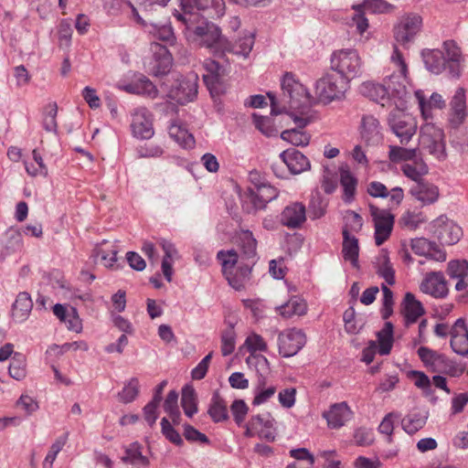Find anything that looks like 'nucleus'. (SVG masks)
Returning a JSON list of instances; mask_svg holds the SVG:
<instances>
[{"instance_id":"f257e3e1","label":"nucleus","mask_w":468,"mask_h":468,"mask_svg":"<svg viewBox=\"0 0 468 468\" xmlns=\"http://www.w3.org/2000/svg\"><path fill=\"white\" fill-rule=\"evenodd\" d=\"M361 64V58L355 49L336 50L331 58V68L347 80L358 75Z\"/></svg>"},{"instance_id":"f03ea898","label":"nucleus","mask_w":468,"mask_h":468,"mask_svg":"<svg viewBox=\"0 0 468 468\" xmlns=\"http://www.w3.org/2000/svg\"><path fill=\"white\" fill-rule=\"evenodd\" d=\"M244 436L258 437L266 442L272 443L277 437L275 420L271 414L252 416L244 426Z\"/></svg>"},{"instance_id":"7ed1b4c3","label":"nucleus","mask_w":468,"mask_h":468,"mask_svg":"<svg viewBox=\"0 0 468 468\" xmlns=\"http://www.w3.org/2000/svg\"><path fill=\"white\" fill-rule=\"evenodd\" d=\"M346 90V83L342 78L335 74H325L320 78L314 87L316 99L323 103L341 99Z\"/></svg>"},{"instance_id":"20e7f679","label":"nucleus","mask_w":468,"mask_h":468,"mask_svg":"<svg viewBox=\"0 0 468 468\" xmlns=\"http://www.w3.org/2000/svg\"><path fill=\"white\" fill-rule=\"evenodd\" d=\"M369 212L374 225V239L377 246H381L391 236L395 216L388 209L369 206Z\"/></svg>"},{"instance_id":"39448f33","label":"nucleus","mask_w":468,"mask_h":468,"mask_svg":"<svg viewBox=\"0 0 468 468\" xmlns=\"http://www.w3.org/2000/svg\"><path fill=\"white\" fill-rule=\"evenodd\" d=\"M443 132L432 122H426L420 129V145L436 158L445 157Z\"/></svg>"},{"instance_id":"423d86ee","label":"nucleus","mask_w":468,"mask_h":468,"mask_svg":"<svg viewBox=\"0 0 468 468\" xmlns=\"http://www.w3.org/2000/svg\"><path fill=\"white\" fill-rule=\"evenodd\" d=\"M418 355L423 365L431 372L446 373L452 376H455L460 372L450 363L444 355L429 347H420Z\"/></svg>"},{"instance_id":"0eeeda50","label":"nucleus","mask_w":468,"mask_h":468,"mask_svg":"<svg viewBox=\"0 0 468 468\" xmlns=\"http://www.w3.org/2000/svg\"><path fill=\"white\" fill-rule=\"evenodd\" d=\"M422 20L418 15H406L394 28V37L401 45L410 42L420 30Z\"/></svg>"},{"instance_id":"6e6552de","label":"nucleus","mask_w":468,"mask_h":468,"mask_svg":"<svg viewBox=\"0 0 468 468\" xmlns=\"http://www.w3.org/2000/svg\"><path fill=\"white\" fill-rule=\"evenodd\" d=\"M357 130L361 141L366 145L377 144L383 139L380 122L373 115H363Z\"/></svg>"},{"instance_id":"1a4fd4ad","label":"nucleus","mask_w":468,"mask_h":468,"mask_svg":"<svg viewBox=\"0 0 468 468\" xmlns=\"http://www.w3.org/2000/svg\"><path fill=\"white\" fill-rule=\"evenodd\" d=\"M305 343V335L301 330L288 329L279 335V352L284 357L296 355Z\"/></svg>"},{"instance_id":"9d476101","label":"nucleus","mask_w":468,"mask_h":468,"mask_svg":"<svg viewBox=\"0 0 468 468\" xmlns=\"http://www.w3.org/2000/svg\"><path fill=\"white\" fill-rule=\"evenodd\" d=\"M197 80L198 77L195 73H189L183 77L178 84L170 90V98L179 103L193 101L197 93Z\"/></svg>"},{"instance_id":"9b49d317","label":"nucleus","mask_w":468,"mask_h":468,"mask_svg":"<svg viewBox=\"0 0 468 468\" xmlns=\"http://www.w3.org/2000/svg\"><path fill=\"white\" fill-rule=\"evenodd\" d=\"M420 290L434 298H444L448 292V282L441 271L427 272L420 284Z\"/></svg>"},{"instance_id":"f8f14e48","label":"nucleus","mask_w":468,"mask_h":468,"mask_svg":"<svg viewBox=\"0 0 468 468\" xmlns=\"http://www.w3.org/2000/svg\"><path fill=\"white\" fill-rule=\"evenodd\" d=\"M439 239L442 244L453 245L459 241L462 236V229L447 218L441 216L432 223Z\"/></svg>"},{"instance_id":"ddd939ff","label":"nucleus","mask_w":468,"mask_h":468,"mask_svg":"<svg viewBox=\"0 0 468 468\" xmlns=\"http://www.w3.org/2000/svg\"><path fill=\"white\" fill-rule=\"evenodd\" d=\"M132 131L134 136L148 139L154 134L153 118L149 111L144 108L137 109L133 114Z\"/></svg>"},{"instance_id":"4468645a","label":"nucleus","mask_w":468,"mask_h":468,"mask_svg":"<svg viewBox=\"0 0 468 468\" xmlns=\"http://www.w3.org/2000/svg\"><path fill=\"white\" fill-rule=\"evenodd\" d=\"M352 415L353 411L346 402L335 403L323 413L330 429H340Z\"/></svg>"},{"instance_id":"2eb2a0df","label":"nucleus","mask_w":468,"mask_h":468,"mask_svg":"<svg viewBox=\"0 0 468 468\" xmlns=\"http://www.w3.org/2000/svg\"><path fill=\"white\" fill-rule=\"evenodd\" d=\"M54 314L67 324L69 330L80 334L83 329L82 320L76 308L70 305L57 303L53 306Z\"/></svg>"},{"instance_id":"dca6fc26","label":"nucleus","mask_w":468,"mask_h":468,"mask_svg":"<svg viewBox=\"0 0 468 468\" xmlns=\"http://www.w3.org/2000/svg\"><path fill=\"white\" fill-rule=\"evenodd\" d=\"M281 223L290 229L300 228L306 220L305 206L294 202L284 207L281 214Z\"/></svg>"},{"instance_id":"f3484780","label":"nucleus","mask_w":468,"mask_h":468,"mask_svg":"<svg viewBox=\"0 0 468 468\" xmlns=\"http://www.w3.org/2000/svg\"><path fill=\"white\" fill-rule=\"evenodd\" d=\"M151 50L154 53L153 73L155 76L167 74L173 66V57L166 47L153 43Z\"/></svg>"},{"instance_id":"a211bd4d","label":"nucleus","mask_w":468,"mask_h":468,"mask_svg":"<svg viewBox=\"0 0 468 468\" xmlns=\"http://www.w3.org/2000/svg\"><path fill=\"white\" fill-rule=\"evenodd\" d=\"M195 40L200 45L211 48L221 40L219 28L208 22H202L194 29Z\"/></svg>"},{"instance_id":"6ab92c4d","label":"nucleus","mask_w":468,"mask_h":468,"mask_svg":"<svg viewBox=\"0 0 468 468\" xmlns=\"http://www.w3.org/2000/svg\"><path fill=\"white\" fill-rule=\"evenodd\" d=\"M393 132L400 138L402 144L408 143L416 133L417 125L414 120L404 113L394 116L391 121Z\"/></svg>"},{"instance_id":"aec40b11","label":"nucleus","mask_w":468,"mask_h":468,"mask_svg":"<svg viewBox=\"0 0 468 468\" xmlns=\"http://www.w3.org/2000/svg\"><path fill=\"white\" fill-rule=\"evenodd\" d=\"M451 346L457 354L463 356L468 354V327L462 318L458 319L452 326Z\"/></svg>"},{"instance_id":"412c9836","label":"nucleus","mask_w":468,"mask_h":468,"mask_svg":"<svg viewBox=\"0 0 468 468\" xmlns=\"http://www.w3.org/2000/svg\"><path fill=\"white\" fill-rule=\"evenodd\" d=\"M410 195L422 206H429L435 203L440 197L439 187L429 182H420L410 189Z\"/></svg>"},{"instance_id":"4be33fe9","label":"nucleus","mask_w":468,"mask_h":468,"mask_svg":"<svg viewBox=\"0 0 468 468\" xmlns=\"http://www.w3.org/2000/svg\"><path fill=\"white\" fill-rule=\"evenodd\" d=\"M414 94L418 101L421 116L425 121L432 119L433 110L445 107V101L442 100L441 96L437 93H433L429 100H426L422 90H416Z\"/></svg>"},{"instance_id":"5701e85b","label":"nucleus","mask_w":468,"mask_h":468,"mask_svg":"<svg viewBox=\"0 0 468 468\" xmlns=\"http://www.w3.org/2000/svg\"><path fill=\"white\" fill-rule=\"evenodd\" d=\"M282 86L283 95L290 99L292 108H296L297 103L306 96L305 89L292 74L284 75Z\"/></svg>"},{"instance_id":"b1692460","label":"nucleus","mask_w":468,"mask_h":468,"mask_svg":"<svg viewBox=\"0 0 468 468\" xmlns=\"http://www.w3.org/2000/svg\"><path fill=\"white\" fill-rule=\"evenodd\" d=\"M340 186L343 189V199L350 203L355 199L358 180L347 165L339 167Z\"/></svg>"},{"instance_id":"393cba45","label":"nucleus","mask_w":468,"mask_h":468,"mask_svg":"<svg viewBox=\"0 0 468 468\" xmlns=\"http://www.w3.org/2000/svg\"><path fill=\"white\" fill-rule=\"evenodd\" d=\"M209 0H180V6L184 14H176V18L189 27L191 16L197 17V12L209 7Z\"/></svg>"},{"instance_id":"a878e982","label":"nucleus","mask_w":468,"mask_h":468,"mask_svg":"<svg viewBox=\"0 0 468 468\" xmlns=\"http://www.w3.org/2000/svg\"><path fill=\"white\" fill-rule=\"evenodd\" d=\"M281 157L288 168L294 174H299L310 168V162L306 156L295 149L284 151Z\"/></svg>"},{"instance_id":"bb28decb","label":"nucleus","mask_w":468,"mask_h":468,"mask_svg":"<svg viewBox=\"0 0 468 468\" xmlns=\"http://www.w3.org/2000/svg\"><path fill=\"white\" fill-rule=\"evenodd\" d=\"M375 269L378 276L385 280V284L393 285L395 283V270L390 262L387 250H381L375 261Z\"/></svg>"},{"instance_id":"cd10ccee","label":"nucleus","mask_w":468,"mask_h":468,"mask_svg":"<svg viewBox=\"0 0 468 468\" xmlns=\"http://www.w3.org/2000/svg\"><path fill=\"white\" fill-rule=\"evenodd\" d=\"M211 71L205 76V81L210 90L212 97H219L226 92L227 86L223 80V69L215 62L209 64Z\"/></svg>"},{"instance_id":"c85d7f7f","label":"nucleus","mask_w":468,"mask_h":468,"mask_svg":"<svg viewBox=\"0 0 468 468\" xmlns=\"http://www.w3.org/2000/svg\"><path fill=\"white\" fill-rule=\"evenodd\" d=\"M403 314L408 324H413L425 314L421 303L411 292H407L402 303Z\"/></svg>"},{"instance_id":"c756f323","label":"nucleus","mask_w":468,"mask_h":468,"mask_svg":"<svg viewBox=\"0 0 468 468\" xmlns=\"http://www.w3.org/2000/svg\"><path fill=\"white\" fill-rule=\"evenodd\" d=\"M122 90L131 94L143 95L150 98H155L158 95L156 87L145 77L139 78L129 84L123 85Z\"/></svg>"},{"instance_id":"7c9ffc66","label":"nucleus","mask_w":468,"mask_h":468,"mask_svg":"<svg viewBox=\"0 0 468 468\" xmlns=\"http://www.w3.org/2000/svg\"><path fill=\"white\" fill-rule=\"evenodd\" d=\"M83 350L86 351L88 349V345L84 341H76L72 343H65L61 346L58 345H51L46 352L47 359L50 363L56 362L61 356L69 354L71 351L76 350Z\"/></svg>"},{"instance_id":"2f4dec72","label":"nucleus","mask_w":468,"mask_h":468,"mask_svg":"<svg viewBox=\"0 0 468 468\" xmlns=\"http://www.w3.org/2000/svg\"><path fill=\"white\" fill-rule=\"evenodd\" d=\"M359 243L356 236H343L342 256L352 267L359 268Z\"/></svg>"},{"instance_id":"473e14b6","label":"nucleus","mask_w":468,"mask_h":468,"mask_svg":"<svg viewBox=\"0 0 468 468\" xmlns=\"http://www.w3.org/2000/svg\"><path fill=\"white\" fill-rule=\"evenodd\" d=\"M240 264L241 265L234 269L232 272L229 273V275H226L229 283L236 290H240L245 287V284L249 280L251 271V267L254 264V261H240Z\"/></svg>"},{"instance_id":"72a5a7b5","label":"nucleus","mask_w":468,"mask_h":468,"mask_svg":"<svg viewBox=\"0 0 468 468\" xmlns=\"http://www.w3.org/2000/svg\"><path fill=\"white\" fill-rule=\"evenodd\" d=\"M378 354L381 356L388 355L391 351L394 342L393 325L390 322H386L382 329L377 334Z\"/></svg>"},{"instance_id":"f704fd0d","label":"nucleus","mask_w":468,"mask_h":468,"mask_svg":"<svg viewBox=\"0 0 468 468\" xmlns=\"http://www.w3.org/2000/svg\"><path fill=\"white\" fill-rule=\"evenodd\" d=\"M33 308V302L27 292H20L12 308V317L16 321H24Z\"/></svg>"},{"instance_id":"c9c22d12","label":"nucleus","mask_w":468,"mask_h":468,"mask_svg":"<svg viewBox=\"0 0 468 468\" xmlns=\"http://www.w3.org/2000/svg\"><path fill=\"white\" fill-rule=\"evenodd\" d=\"M466 116L465 96L463 91H459L453 97L452 101V113L450 118L451 125L453 128L460 126Z\"/></svg>"},{"instance_id":"e433bc0d","label":"nucleus","mask_w":468,"mask_h":468,"mask_svg":"<svg viewBox=\"0 0 468 468\" xmlns=\"http://www.w3.org/2000/svg\"><path fill=\"white\" fill-rule=\"evenodd\" d=\"M278 311L283 318H290L293 315L301 316L306 314L307 303L303 299L293 297L281 306Z\"/></svg>"},{"instance_id":"4c0bfd02","label":"nucleus","mask_w":468,"mask_h":468,"mask_svg":"<svg viewBox=\"0 0 468 468\" xmlns=\"http://www.w3.org/2000/svg\"><path fill=\"white\" fill-rule=\"evenodd\" d=\"M362 91L364 95L378 103H381L383 106L389 99L388 90L385 86L378 83L366 82L362 86Z\"/></svg>"},{"instance_id":"58836bf2","label":"nucleus","mask_w":468,"mask_h":468,"mask_svg":"<svg viewBox=\"0 0 468 468\" xmlns=\"http://www.w3.org/2000/svg\"><path fill=\"white\" fill-rule=\"evenodd\" d=\"M363 227L362 217L355 211L347 210L344 215L343 236H355Z\"/></svg>"},{"instance_id":"ea45409f","label":"nucleus","mask_w":468,"mask_h":468,"mask_svg":"<svg viewBox=\"0 0 468 468\" xmlns=\"http://www.w3.org/2000/svg\"><path fill=\"white\" fill-rule=\"evenodd\" d=\"M239 350L240 352L245 350L253 356L256 353L266 352L268 350V344L261 335L251 333L247 336Z\"/></svg>"},{"instance_id":"a19ab883","label":"nucleus","mask_w":468,"mask_h":468,"mask_svg":"<svg viewBox=\"0 0 468 468\" xmlns=\"http://www.w3.org/2000/svg\"><path fill=\"white\" fill-rule=\"evenodd\" d=\"M169 134L175 141L185 148H193L195 145L194 136L187 131V129L178 123H174L169 129Z\"/></svg>"},{"instance_id":"79ce46f5","label":"nucleus","mask_w":468,"mask_h":468,"mask_svg":"<svg viewBox=\"0 0 468 468\" xmlns=\"http://www.w3.org/2000/svg\"><path fill=\"white\" fill-rule=\"evenodd\" d=\"M97 256L107 268H112L117 261V247L108 241L101 242L96 249Z\"/></svg>"},{"instance_id":"37998d69","label":"nucleus","mask_w":468,"mask_h":468,"mask_svg":"<svg viewBox=\"0 0 468 468\" xmlns=\"http://www.w3.org/2000/svg\"><path fill=\"white\" fill-rule=\"evenodd\" d=\"M277 196L278 190L274 186L269 184H261L253 193L255 206L258 207H263L268 202L274 199Z\"/></svg>"},{"instance_id":"c03bdc74","label":"nucleus","mask_w":468,"mask_h":468,"mask_svg":"<svg viewBox=\"0 0 468 468\" xmlns=\"http://www.w3.org/2000/svg\"><path fill=\"white\" fill-rule=\"evenodd\" d=\"M181 406L186 416L192 417L197 411V396L192 387H186L182 390Z\"/></svg>"},{"instance_id":"a18cd8bd","label":"nucleus","mask_w":468,"mask_h":468,"mask_svg":"<svg viewBox=\"0 0 468 468\" xmlns=\"http://www.w3.org/2000/svg\"><path fill=\"white\" fill-rule=\"evenodd\" d=\"M241 240V247L243 250V256L241 257V261L249 262L250 261H254L256 257V248L257 241L253 238L252 233L250 231H243L239 237Z\"/></svg>"},{"instance_id":"49530a36","label":"nucleus","mask_w":468,"mask_h":468,"mask_svg":"<svg viewBox=\"0 0 468 468\" xmlns=\"http://www.w3.org/2000/svg\"><path fill=\"white\" fill-rule=\"evenodd\" d=\"M160 246L165 251V256L162 261V271L164 276L168 282H171L173 275V258L176 253L174 246L165 240L160 242Z\"/></svg>"},{"instance_id":"de8ad7c7","label":"nucleus","mask_w":468,"mask_h":468,"mask_svg":"<svg viewBox=\"0 0 468 468\" xmlns=\"http://www.w3.org/2000/svg\"><path fill=\"white\" fill-rule=\"evenodd\" d=\"M208 414L215 422L227 420L229 414L226 401L219 396H214L208 408Z\"/></svg>"},{"instance_id":"09e8293b","label":"nucleus","mask_w":468,"mask_h":468,"mask_svg":"<svg viewBox=\"0 0 468 468\" xmlns=\"http://www.w3.org/2000/svg\"><path fill=\"white\" fill-rule=\"evenodd\" d=\"M401 170L408 178L418 183L421 182V178L428 173V167L422 160L412 164H405Z\"/></svg>"},{"instance_id":"8fccbe9b","label":"nucleus","mask_w":468,"mask_h":468,"mask_svg":"<svg viewBox=\"0 0 468 468\" xmlns=\"http://www.w3.org/2000/svg\"><path fill=\"white\" fill-rule=\"evenodd\" d=\"M217 258L221 264L225 276L236 269V264L239 261V255L234 250H220L218 252Z\"/></svg>"},{"instance_id":"3c124183","label":"nucleus","mask_w":468,"mask_h":468,"mask_svg":"<svg viewBox=\"0 0 468 468\" xmlns=\"http://www.w3.org/2000/svg\"><path fill=\"white\" fill-rule=\"evenodd\" d=\"M282 140L295 145L305 146L310 142V135L298 129H291L283 131L281 134Z\"/></svg>"},{"instance_id":"603ef678","label":"nucleus","mask_w":468,"mask_h":468,"mask_svg":"<svg viewBox=\"0 0 468 468\" xmlns=\"http://www.w3.org/2000/svg\"><path fill=\"white\" fill-rule=\"evenodd\" d=\"M417 155L416 149H407L400 146H389L388 158L391 162L399 163L412 160Z\"/></svg>"},{"instance_id":"864d4df0","label":"nucleus","mask_w":468,"mask_h":468,"mask_svg":"<svg viewBox=\"0 0 468 468\" xmlns=\"http://www.w3.org/2000/svg\"><path fill=\"white\" fill-rule=\"evenodd\" d=\"M32 154V159L26 162V169L27 173L32 176H46L47 168L43 164L41 154L37 152V150H34Z\"/></svg>"},{"instance_id":"5fc2aeb1","label":"nucleus","mask_w":468,"mask_h":468,"mask_svg":"<svg viewBox=\"0 0 468 468\" xmlns=\"http://www.w3.org/2000/svg\"><path fill=\"white\" fill-rule=\"evenodd\" d=\"M236 346V333L232 327L224 330L220 336V350L224 356L232 354Z\"/></svg>"},{"instance_id":"6e6d98bb","label":"nucleus","mask_w":468,"mask_h":468,"mask_svg":"<svg viewBox=\"0 0 468 468\" xmlns=\"http://www.w3.org/2000/svg\"><path fill=\"white\" fill-rule=\"evenodd\" d=\"M122 460L125 463L147 464V459L143 456L141 446L138 443H132L126 447Z\"/></svg>"},{"instance_id":"4d7b16f0","label":"nucleus","mask_w":468,"mask_h":468,"mask_svg":"<svg viewBox=\"0 0 468 468\" xmlns=\"http://www.w3.org/2000/svg\"><path fill=\"white\" fill-rule=\"evenodd\" d=\"M9 375L16 380H22L26 377V362L21 355L15 354L13 356L9 367Z\"/></svg>"},{"instance_id":"13d9d810","label":"nucleus","mask_w":468,"mask_h":468,"mask_svg":"<svg viewBox=\"0 0 468 468\" xmlns=\"http://www.w3.org/2000/svg\"><path fill=\"white\" fill-rule=\"evenodd\" d=\"M253 44V34L246 33L234 43L232 50L236 54L243 55L246 57L251 51Z\"/></svg>"},{"instance_id":"bf43d9fd","label":"nucleus","mask_w":468,"mask_h":468,"mask_svg":"<svg viewBox=\"0 0 468 468\" xmlns=\"http://www.w3.org/2000/svg\"><path fill=\"white\" fill-rule=\"evenodd\" d=\"M178 395L176 391H170L164 403L165 410L169 414L173 422L177 424L179 422V410L177 408Z\"/></svg>"},{"instance_id":"052dcab7","label":"nucleus","mask_w":468,"mask_h":468,"mask_svg":"<svg viewBox=\"0 0 468 468\" xmlns=\"http://www.w3.org/2000/svg\"><path fill=\"white\" fill-rule=\"evenodd\" d=\"M447 273L451 278L463 279L468 274V261L465 260L451 261L447 266Z\"/></svg>"},{"instance_id":"680f3d73","label":"nucleus","mask_w":468,"mask_h":468,"mask_svg":"<svg viewBox=\"0 0 468 468\" xmlns=\"http://www.w3.org/2000/svg\"><path fill=\"white\" fill-rule=\"evenodd\" d=\"M422 212L407 211L400 218L403 227L409 229H416L421 223L425 221Z\"/></svg>"},{"instance_id":"e2e57ef3","label":"nucleus","mask_w":468,"mask_h":468,"mask_svg":"<svg viewBox=\"0 0 468 468\" xmlns=\"http://www.w3.org/2000/svg\"><path fill=\"white\" fill-rule=\"evenodd\" d=\"M400 415L399 413L389 412L383 418L378 426L379 432L387 435L389 441H391V436L393 434L395 423L398 421Z\"/></svg>"},{"instance_id":"0e129e2a","label":"nucleus","mask_w":468,"mask_h":468,"mask_svg":"<svg viewBox=\"0 0 468 468\" xmlns=\"http://www.w3.org/2000/svg\"><path fill=\"white\" fill-rule=\"evenodd\" d=\"M408 378L418 388L422 390H429L431 387V381L429 377L417 370H411L407 373Z\"/></svg>"},{"instance_id":"69168bd1","label":"nucleus","mask_w":468,"mask_h":468,"mask_svg":"<svg viewBox=\"0 0 468 468\" xmlns=\"http://www.w3.org/2000/svg\"><path fill=\"white\" fill-rule=\"evenodd\" d=\"M381 289L383 292V300H382V309L381 314L382 317L384 319H388L392 312H393V305H394V300H393V293L390 289L388 288V285L385 283H382Z\"/></svg>"},{"instance_id":"338daca9","label":"nucleus","mask_w":468,"mask_h":468,"mask_svg":"<svg viewBox=\"0 0 468 468\" xmlns=\"http://www.w3.org/2000/svg\"><path fill=\"white\" fill-rule=\"evenodd\" d=\"M139 392V382L137 379H131L127 385L123 388L119 397L122 401L127 403L133 401L138 395Z\"/></svg>"},{"instance_id":"774afa93","label":"nucleus","mask_w":468,"mask_h":468,"mask_svg":"<svg viewBox=\"0 0 468 468\" xmlns=\"http://www.w3.org/2000/svg\"><path fill=\"white\" fill-rule=\"evenodd\" d=\"M382 466L383 463L378 456L369 458L360 455L354 461V468H382Z\"/></svg>"}]
</instances>
